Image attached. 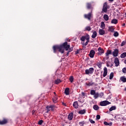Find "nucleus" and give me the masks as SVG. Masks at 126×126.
Instances as JSON below:
<instances>
[{"label":"nucleus","instance_id":"nucleus-31","mask_svg":"<svg viewBox=\"0 0 126 126\" xmlns=\"http://www.w3.org/2000/svg\"><path fill=\"white\" fill-rule=\"evenodd\" d=\"M85 31H91V27L87 26L85 29Z\"/></svg>","mask_w":126,"mask_h":126},{"label":"nucleus","instance_id":"nucleus-22","mask_svg":"<svg viewBox=\"0 0 126 126\" xmlns=\"http://www.w3.org/2000/svg\"><path fill=\"white\" fill-rule=\"evenodd\" d=\"M120 80L124 83H125L126 82V78L125 76H122L120 77Z\"/></svg>","mask_w":126,"mask_h":126},{"label":"nucleus","instance_id":"nucleus-45","mask_svg":"<svg viewBox=\"0 0 126 126\" xmlns=\"http://www.w3.org/2000/svg\"><path fill=\"white\" fill-rule=\"evenodd\" d=\"M96 118V120H100V119H101V116L100 115H97Z\"/></svg>","mask_w":126,"mask_h":126},{"label":"nucleus","instance_id":"nucleus-46","mask_svg":"<svg viewBox=\"0 0 126 126\" xmlns=\"http://www.w3.org/2000/svg\"><path fill=\"white\" fill-rule=\"evenodd\" d=\"M68 50L69 52H72V51H73V47H69Z\"/></svg>","mask_w":126,"mask_h":126},{"label":"nucleus","instance_id":"nucleus-10","mask_svg":"<svg viewBox=\"0 0 126 126\" xmlns=\"http://www.w3.org/2000/svg\"><path fill=\"white\" fill-rule=\"evenodd\" d=\"M119 49H115L112 53L113 57H118V56L119 55Z\"/></svg>","mask_w":126,"mask_h":126},{"label":"nucleus","instance_id":"nucleus-48","mask_svg":"<svg viewBox=\"0 0 126 126\" xmlns=\"http://www.w3.org/2000/svg\"><path fill=\"white\" fill-rule=\"evenodd\" d=\"M31 97V95H27L26 96V99H30Z\"/></svg>","mask_w":126,"mask_h":126},{"label":"nucleus","instance_id":"nucleus-11","mask_svg":"<svg viewBox=\"0 0 126 126\" xmlns=\"http://www.w3.org/2000/svg\"><path fill=\"white\" fill-rule=\"evenodd\" d=\"M114 63L115 64V66H119L120 65V61L117 57L115 58L114 60Z\"/></svg>","mask_w":126,"mask_h":126},{"label":"nucleus","instance_id":"nucleus-41","mask_svg":"<svg viewBox=\"0 0 126 126\" xmlns=\"http://www.w3.org/2000/svg\"><path fill=\"white\" fill-rule=\"evenodd\" d=\"M126 44V40L123 41L121 43V47H124V46H125Z\"/></svg>","mask_w":126,"mask_h":126},{"label":"nucleus","instance_id":"nucleus-54","mask_svg":"<svg viewBox=\"0 0 126 126\" xmlns=\"http://www.w3.org/2000/svg\"><path fill=\"white\" fill-rule=\"evenodd\" d=\"M32 115H34V114H35V110H32Z\"/></svg>","mask_w":126,"mask_h":126},{"label":"nucleus","instance_id":"nucleus-2","mask_svg":"<svg viewBox=\"0 0 126 126\" xmlns=\"http://www.w3.org/2000/svg\"><path fill=\"white\" fill-rule=\"evenodd\" d=\"M90 39V36H89V34L88 33H86L85 36H82L80 38L81 41L82 42H84L85 40H87V42L85 43V46H87L88 45V43H89L90 40L89 39Z\"/></svg>","mask_w":126,"mask_h":126},{"label":"nucleus","instance_id":"nucleus-5","mask_svg":"<svg viewBox=\"0 0 126 126\" xmlns=\"http://www.w3.org/2000/svg\"><path fill=\"white\" fill-rule=\"evenodd\" d=\"M94 72V68L91 67L89 69H87L85 70V74H93Z\"/></svg>","mask_w":126,"mask_h":126},{"label":"nucleus","instance_id":"nucleus-21","mask_svg":"<svg viewBox=\"0 0 126 126\" xmlns=\"http://www.w3.org/2000/svg\"><path fill=\"white\" fill-rule=\"evenodd\" d=\"M64 93L65 95H69V88H66L64 90Z\"/></svg>","mask_w":126,"mask_h":126},{"label":"nucleus","instance_id":"nucleus-16","mask_svg":"<svg viewBox=\"0 0 126 126\" xmlns=\"http://www.w3.org/2000/svg\"><path fill=\"white\" fill-rule=\"evenodd\" d=\"M86 7L88 9H93L92 4L91 3L88 2L86 4Z\"/></svg>","mask_w":126,"mask_h":126},{"label":"nucleus","instance_id":"nucleus-26","mask_svg":"<svg viewBox=\"0 0 126 126\" xmlns=\"http://www.w3.org/2000/svg\"><path fill=\"white\" fill-rule=\"evenodd\" d=\"M103 18L105 21H108V20H109V16L107 14H105L103 16Z\"/></svg>","mask_w":126,"mask_h":126},{"label":"nucleus","instance_id":"nucleus-28","mask_svg":"<svg viewBox=\"0 0 126 126\" xmlns=\"http://www.w3.org/2000/svg\"><path fill=\"white\" fill-rule=\"evenodd\" d=\"M117 109L116 106H113L109 109L110 112H112V111H114Z\"/></svg>","mask_w":126,"mask_h":126},{"label":"nucleus","instance_id":"nucleus-37","mask_svg":"<svg viewBox=\"0 0 126 126\" xmlns=\"http://www.w3.org/2000/svg\"><path fill=\"white\" fill-rule=\"evenodd\" d=\"M95 93H96V92L95 91V90H92L91 91V93H90L91 95H94Z\"/></svg>","mask_w":126,"mask_h":126},{"label":"nucleus","instance_id":"nucleus-38","mask_svg":"<svg viewBox=\"0 0 126 126\" xmlns=\"http://www.w3.org/2000/svg\"><path fill=\"white\" fill-rule=\"evenodd\" d=\"M113 35L114 37H118L119 36V32H114Z\"/></svg>","mask_w":126,"mask_h":126},{"label":"nucleus","instance_id":"nucleus-27","mask_svg":"<svg viewBox=\"0 0 126 126\" xmlns=\"http://www.w3.org/2000/svg\"><path fill=\"white\" fill-rule=\"evenodd\" d=\"M61 82H62V80H61V79H58L55 80V84H59V83H61Z\"/></svg>","mask_w":126,"mask_h":126},{"label":"nucleus","instance_id":"nucleus-25","mask_svg":"<svg viewBox=\"0 0 126 126\" xmlns=\"http://www.w3.org/2000/svg\"><path fill=\"white\" fill-rule=\"evenodd\" d=\"M111 23L112 24H117V23H118V20L116 19H112V20L111 21Z\"/></svg>","mask_w":126,"mask_h":126},{"label":"nucleus","instance_id":"nucleus-60","mask_svg":"<svg viewBox=\"0 0 126 126\" xmlns=\"http://www.w3.org/2000/svg\"><path fill=\"white\" fill-rule=\"evenodd\" d=\"M54 95H57V94H56V92H54Z\"/></svg>","mask_w":126,"mask_h":126},{"label":"nucleus","instance_id":"nucleus-56","mask_svg":"<svg viewBox=\"0 0 126 126\" xmlns=\"http://www.w3.org/2000/svg\"><path fill=\"white\" fill-rule=\"evenodd\" d=\"M63 106H66V105H65V103H63Z\"/></svg>","mask_w":126,"mask_h":126},{"label":"nucleus","instance_id":"nucleus-3","mask_svg":"<svg viewBox=\"0 0 126 126\" xmlns=\"http://www.w3.org/2000/svg\"><path fill=\"white\" fill-rule=\"evenodd\" d=\"M56 106L54 105H51L50 106H47L46 108V114H49L50 113V111H54V108Z\"/></svg>","mask_w":126,"mask_h":126},{"label":"nucleus","instance_id":"nucleus-40","mask_svg":"<svg viewBox=\"0 0 126 126\" xmlns=\"http://www.w3.org/2000/svg\"><path fill=\"white\" fill-rule=\"evenodd\" d=\"M104 96V93H100V94H98V97L99 98H102Z\"/></svg>","mask_w":126,"mask_h":126},{"label":"nucleus","instance_id":"nucleus-1","mask_svg":"<svg viewBox=\"0 0 126 126\" xmlns=\"http://www.w3.org/2000/svg\"><path fill=\"white\" fill-rule=\"evenodd\" d=\"M70 48V45L67 44V42H65L60 45H55L53 47V53H57V51H59L61 54L64 53V50L65 51H68V49Z\"/></svg>","mask_w":126,"mask_h":126},{"label":"nucleus","instance_id":"nucleus-8","mask_svg":"<svg viewBox=\"0 0 126 126\" xmlns=\"http://www.w3.org/2000/svg\"><path fill=\"white\" fill-rule=\"evenodd\" d=\"M110 104H111V102L107 100H104L100 102V106H107V105H110Z\"/></svg>","mask_w":126,"mask_h":126},{"label":"nucleus","instance_id":"nucleus-39","mask_svg":"<svg viewBox=\"0 0 126 126\" xmlns=\"http://www.w3.org/2000/svg\"><path fill=\"white\" fill-rule=\"evenodd\" d=\"M69 80L71 82V83H72V82H73V76H70Z\"/></svg>","mask_w":126,"mask_h":126},{"label":"nucleus","instance_id":"nucleus-12","mask_svg":"<svg viewBox=\"0 0 126 126\" xmlns=\"http://www.w3.org/2000/svg\"><path fill=\"white\" fill-rule=\"evenodd\" d=\"M86 85L87 86H93V85H94V86H97V84H95V83L91 81V82H88V83H86Z\"/></svg>","mask_w":126,"mask_h":126},{"label":"nucleus","instance_id":"nucleus-14","mask_svg":"<svg viewBox=\"0 0 126 126\" xmlns=\"http://www.w3.org/2000/svg\"><path fill=\"white\" fill-rule=\"evenodd\" d=\"M109 55H112V50H107L106 53H105V56L106 59H109Z\"/></svg>","mask_w":126,"mask_h":126},{"label":"nucleus","instance_id":"nucleus-33","mask_svg":"<svg viewBox=\"0 0 126 126\" xmlns=\"http://www.w3.org/2000/svg\"><path fill=\"white\" fill-rule=\"evenodd\" d=\"M85 124H86L85 121H82L79 123V125L80 126H84V125H85Z\"/></svg>","mask_w":126,"mask_h":126},{"label":"nucleus","instance_id":"nucleus-9","mask_svg":"<svg viewBox=\"0 0 126 126\" xmlns=\"http://www.w3.org/2000/svg\"><path fill=\"white\" fill-rule=\"evenodd\" d=\"M98 56H102V54H104V53H105V51H104L103 48L101 47H99L98 48Z\"/></svg>","mask_w":126,"mask_h":126},{"label":"nucleus","instance_id":"nucleus-13","mask_svg":"<svg viewBox=\"0 0 126 126\" xmlns=\"http://www.w3.org/2000/svg\"><path fill=\"white\" fill-rule=\"evenodd\" d=\"M94 56H95V51L94 50H91L89 54V57L93 58H94Z\"/></svg>","mask_w":126,"mask_h":126},{"label":"nucleus","instance_id":"nucleus-17","mask_svg":"<svg viewBox=\"0 0 126 126\" xmlns=\"http://www.w3.org/2000/svg\"><path fill=\"white\" fill-rule=\"evenodd\" d=\"M79 105H78V101H74L73 104V107L75 109H78V106Z\"/></svg>","mask_w":126,"mask_h":126},{"label":"nucleus","instance_id":"nucleus-55","mask_svg":"<svg viewBox=\"0 0 126 126\" xmlns=\"http://www.w3.org/2000/svg\"><path fill=\"white\" fill-rule=\"evenodd\" d=\"M82 96H85V93H82Z\"/></svg>","mask_w":126,"mask_h":126},{"label":"nucleus","instance_id":"nucleus-53","mask_svg":"<svg viewBox=\"0 0 126 126\" xmlns=\"http://www.w3.org/2000/svg\"><path fill=\"white\" fill-rule=\"evenodd\" d=\"M69 53H70V52H69V51H68L67 52V53H66V56H68V55H69Z\"/></svg>","mask_w":126,"mask_h":126},{"label":"nucleus","instance_id":"nucleus-50","mask_svg":"<svg viewBox=\"0 0 126 126\" xmlns=\"http://www.w3.org/2000/svg\"><path fill=\"white\" fill-rule=\"evenodd\" d=\"M57 100H58V98H57L53 99V102H54V103H56V101Z\"/></svg>","mask_w":126,"mask_h":126},{"label":"nucleus","instance_id":"nucleus-52","mask_svg":"<svg viewBox=\"0 0 126 126\" xmlns=\"http://www.w3.org/2000/svg\"><path fill=\"white\" fill-rule=\"evenodd\" d=\"M112 125H113V123L112 122L108 123V126H112Z\"/></svg>","mask_w":126,"mask_h":126},{"label":"nucleus","instance_id":"nucleus-49","mask_svg":"<svg viewBox=\"0 0 126 126\" xmlns=\"http://www.w3.org/2000/svg\"><path fill=\"white\" fill-rule=\"evenodd\" d=\"M104 125H105V126H109V123L107 122H104Z\"/></svg>","mask_w":126,"mask_h":126},{"label":"nucleus","instance_id":"nucleus-20","mask_svg":"<svg viewBox=\"0 0 126 126\" xmlns=\"http://www.w3.org/2000/svg\"><path fill=\"white\" fill-rule=\"evenodd\" d=\"M97 37V32L96 31H94L93 32V34L92 35V38L93 39H95Z\"/></svg>","mask_w":126,"mask_h":126},{"label":"nucleus","instance_id":"nucleus-35","mask_svg":"<svg viewBox=\"0 0 126 126\" xmlns=\"http://www.w3.org/2000/svg\"><path fill=\"white\" fill-rule=\"evenodd\" d=\"M96 65L99 67V68H101L102 67V63H97Z\"/></svg>","mask_w":126,"mask_h":126},{"label":"nucleus","instance_id":"nucleus-23","mask_svg":"<svg viewBox=\"0 0 126 126\" xmlns=\"http://www.w3.org/2000/svg\"><path fill=\"white\" fill-rule=\"evenodd\" d=\"M85 113H86V111L85 110V109L81 110L79 111V114H80V115H84Z\"/></svg>","mask_w":126,"mask_h":126},{"label":"nucleus","instance_id":"nucleus-51","mask_svg":"<svg viewBox=\"0 0 126 126\" xmlns=\"http://www.w3.org/2000/svg\"><path fill=\"white\" fill-rule=\"evenodd\" d=\"M79 53V50H77L76 52H75V54L77 55V54Z\"/></svg>","mask_w":126,"mask_h":126},{"label":"nucleus","instance_id":"nucleus-4","mask_svg":"<svg viewBox=\"0 0 126 126\" xmlns=\"http://www.w3.org/2000/svg\"><path fill=\"white\" fill-rule=\"evenodd\" d=\"M92 17V10L91 11V12L89 13L88 14H85L84 15V17L86 19H88V20H89L90 21L91 20V17Z\"/></svg>","mask_w":126,"mask_h":126},{"label":"nucleus","instance_id":"nucleus-7","mask_svg":"<svg viewBox=\"0 0 126 126\" xmlns=\"http://www.w3.org/2000/svg\"><path fill=\"white\" fill-rule=\"evenodd\" d=\"M8 123V119L6 118H3L2 120H0V125L3 126V125H6Z\"/></svg>","mask_w":126,"mask_h":126},{"label":"nucleus","instance_id":"nucleus-58","mask_svg":"<svg viewBox=\"0 0 126 126\" xmlns=\"http://www.w3.org/2000/svg\"><path fill=\"white\" fill-rule=\"evenodd\" d=\"M122 26H126V24L125 23L123 24Z\"/></svg>","mask_w":126,"mask_h":126},{"label":"nucleus","instance_id":"nucleus-24","mask_svg":"<svg viewBox=\"0 0 126 126\" xmlns=\"http://www.w3.org/2000/svg\"><path fill=\"white\" fill-rule=\"evenodd\" d=\"M93 109L95 110V111H98L99 110V107L97 104H95L93 106Z\"/></svg>","mask_w":126,"mask_h":126},{"label":"nucleus","instance_id":"nucleus-43","mask_svg":"<svg viewBox=\"0 0 126 126\" xmlns=\"http://www.w3.org/2000/svg\"><path fill=\"white\" fill-rule=\"evenodd\" d=\"M109 31H110V32H114V31H115V29L114 28H113V27H109Z\"/></svg>","mask_w":126,"mask_h":126},{"label":"nucleus","instance_id":"nucleus-18","mask_svg":"<svg viewBox=\"0 0 126 126\" xmlns=\"http://www.w3.org/2000/svg\"><path fill=\"white\" fill-rule=\"evenodd\" d=\"M67 119L69 121H72V119H73V113H70L68 115Z\"/></svg>","mask_w":126,"mask_h":126},{"label":"nucleus","instance_id":"nucleus-29","mask_svg":"<svg viewBox=\"0 0 126 126\" xmlns=\"http://www.w3.org/2000/svg\"><path fill=\"white\" fill-rule=\"evenodd\" d=\"M126 52H124L120 56V58H121V59H124V58H126Z\"/></svg>","mask_w":126,"mask_h":126},{"label":"nucleus","instance_id":"nucleus-57","mask_svg":"<svg viewBox=\"0 0 126 126\" xmlns=\"http://www.w3.org/2000/svg\"><path fill=\"white\" fill-rule=\"evenodd\" d=\"M109 1H111V2H113L114 1V0H108Z\"/></svg>","mask_w":126,"mask_h":126},{"label":"nucleus","instance_id":"nucleus-30","mask_svg":"<svg viewBox=\"0 0 126 126\" xmlns=\"http://www.w3.org/2000/svg\"><path fill=\"white\" fill-rule=\"evenodd\" d=\"M105 23L104 22H101V24L100 25V28L102 29H105Z\"/></svg>","mask_w":126,"mask_h":126},{"label":"nucleus","instance_id":"nucleus-34","mask_svg":"<svg viewBox=\"0 0 126 126\" xmlns=\"http://www.w3.org/2000/svg\"><path fill=\"white\" fill-rule=\"evenodd\" d=\"M107 66L108 67H112V66H113V63H110V62H108V63H107L106 64Z\"/></svg>","mask_w":126,"mask_h":126},{"label":"nucleus","instance_id":"nucleus-19","mask_svg":"<svg viewBox=\"0 0 126 126\" xmlns=\"http://www.w3.org/2000/svg\"><path fill=\"white\" fill-rule=\"evenodd\" d=\"M99 35H104L105 34V31H104L103 29H100L99 30Z\"/></svg>","mask_w":126,"mask_h":126},{"label":"nucleus","instance_id":"nucleus-47","mask_svg":"<svg viewBox=\"0 0 126 126\" xmlns=\"http://www.w3.org/2000/svg\"><path fill=\"white\" fill-rule=\"evenodd\" d=\"M90 122L91 124H94L95 123V121H93L92 119H90Z\"/></svg>","mask_w":126,"mask_h":126},{"label":"nucleus","instance_id":"nucleus-6","mask_svg":"<svg viewBox=\"0 0 126 126\" xmlns=\"http://www.w3.org/2000/svg\"><path fill=\"white\" fill-rule=\"evenodd\" d=\"M102 11H103V12H108V3L107 2H105L103 4Z\"/></svg>","mask_w":126,"mask_h":126},{"label":"nucleus","instance_id":"nucleus-59","mask_svg":"<svg viewBox=\"0 0 126 126\" xmlns=\"http://www.w3.org/2000/svg\"><path fill=\"white\" fill-rule=\"evenodd\" d=\"M124 63H125V64H126V60H125L124 61Z\"/></svg>","mask_w":126,"mask_h":126},{"label":"nucleus","instance_id":"nucleus-62","mask_svg":"<svg viewBox=\"0 0 126 126\" xmlns=\"http://www.w3.org/2000/svg\"><path fill=\"white\" fill-rule=\"evenodd\" d=\"M101 78H102V76H101Z\"/></svg>","mask_w":126,"mask_h":126},{"label":"nucleus","instance_id":"nucleus-32","mask_svg":"<svg viewBox=\"0 0 126 126\" xmlns=\"http://www.w3.org/2000/svg\"><path fill=\"white\" fill-rule=\"evenodd\" d=\"M94 97L95 99H97L99 97V93H95L94 95Z\"/></svg>","mask_w":126,"mask_h":126},{"label":"nucleus","instance_id":"nucleus-15","mask_svg":"<svg viewBox=\"0 0 126 126\" xmlns=\"http://www.w3.org/2000/svg\"><path fill=\"white\" fill-rule=\"evenodd\" d=\"M104 72L103 76V77H106L107 76V74H108V69H107V67H105L103 69Z\"/></svg>","mask_w":126,"mask_h":126},{"label":"nucleus","instance_id":"nucleus-36","mask_svg":"<svg viewBox=\"0 0 126 126\" xmlns=\"http://www.w3.org/2000/svg\"><path fill=\"white\" fill-rule=\"evenodd\" d=\"M113 77H114V72H111L109 76V79H113Z\"/></svg>","mask_w":126,"mask_h":126},{"label":"nucleus","instance_id":"nucleus-61","mask_svg":"<svg viewBox=\"0 0 126 126\" xmlns=\"http://www.w3.org/2000/svg\"><path fill=\"white\" fill-rule=\"evenodd\" d=\"M125 91H126V87L125 88Z\"/></svg>","mask_w":126,"mask_h":126},{"label":"nucleus","instance_id":"nucleus-42","mask_svg":"<svg viewBox=\"0 0 126 126\" xmlns=\"http://www.w3.org/2000/svg\"><path fill=\"white\" fill-rule=\"evenodd\" d=\"M43 122L44 121L43 120H39L38 122V125H39L40 126H42V124H43Z\"/></svg>","mask_w":126,"mask_h":126},{"label":"nucleus","instance_id":"nucleus-44","mask_svg":"<svg viewBox=\"0 0 126 126\" xmlns=\"http://www.w3.org/2000/svg\"><path fill=\"white\" fill-rule=\"evenodd\" d=\"M122 72L123 73H126V67H124L122 69Z\"/></svg>","mask_w":126,"mask_h":126}]
</instances>
